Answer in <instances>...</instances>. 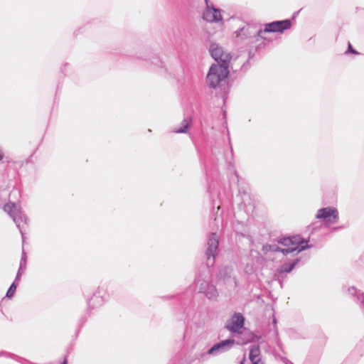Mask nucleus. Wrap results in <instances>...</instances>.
<instances>
[{"label":"nucleus","instance_id":"26","mask_svg":"<svg viewBox=\"0 0 364 364\" xmlns=\"http://www.w3.org/2000/svg\"><path fill=\"white\" fill-rule=\"evenodd\" d=\"M235 176L238 179V175H237V173L236 172H235Z\"/></svg>","mask_w":364,"mask_h":364},{"label":"nucleus","instance_id":"24","mask_svg":"<svg viewBox=\"0 0 364 364\" xmlns=\"http://www.w3.org/2000/svg\"><path fill=\"white\" fill-rule=\"evenodd\" d=\"M286 364H294L292 362H291L290 360H287V361L285 362Z\"/></svg>","mask_w":364,"mask_h":364},{"label":"nucleus","instance_id":"10","mask_svg":"<svg viewBox=\"0 0 364 364\" xmlns=\"http://www.w3.org/2000/svg\"><path fill=\"white\" fill-rule=\"evenodd\" d=\"M206 9L203 13V18L209 22H218L222 20V16L220 11L215 9L213 4H210L208 1L205 3Z\"/></svg>","mask_w":364,"mask_h":364},{"label":"nucleus","instance_id":"14","mask_svg":"<svg viewBox=\"0 0 364 364\" xmlns=\"http://www.w3.org/2000/svg\"><path fill=\"white\" fill-rule=\"evenodd\" d=\"M300 259L299 258H296L291 263H284L279 268L277 269V272L283 274H284L285 273H289L294 269V267L297 265Z\"/></svg>","mask_w":364,"mask_h":364},{"label":"nucleus","instance_id":"11","mask_svg":"<svg viewBox=\"0 0 364 364\" xmlns=\"http://www.w3.org/2000/svg\"><path fill=\"white\" fill-rule=\"evenodd\" d=\"M309 247V246H301L300 248H299L298 247L282 248L276 244L269 245L264 247V248H265L267 250H269V251L274 252H280L283 253V255H287L290 253H293L294 255L298 254L299 252H300Z\"/></svg>","mask_w":364,"mask_h":364},{"label":"nucleus","instance_id":"23","mask_svg":"<svg viewBox=\"0 0 364 364\" xmlns=\"http://www.w3.org/2000/svg\"><path fill=\"white\" fill-rule=\"evenodd\" d=\"M3 157H4V154H3V153L0 151V161H1V160H2Z\"/></svg>","mask_w":364,"mask_h":364},{"label":"nucleus","instance_id":"21","mask_svg":"<svg viewBox=\"0 0 364 364\" xmlns=\"http://www.w3.org/2000/svg\"><path fill=\"white\" fill-rule=\"evenodd\" d=\"M99 299V297L94 295L89 301H88V306H92L94 304L95 300Z\"/></svg>","mask_w":364,"mask_h":364},{"label":"nucleus","instance_id":"22","mask_svg":"<svg viewBox=\"0 0 364 364\" xmlns=\"http://www.w3.org/2000/svg\"><path fill=\"white\" fill-rule=\"evenodd\" d=\"M251 362L252 364H264V363L261 360V358L256 359Z\"/></svg>","mask_w":364,"mask_h":364},{"label":"nucleus","instance_id":"18","mask_svg":"<svg viewBox=\"0 0 364 364\" xmlns=\"http://www.w3.org/2000/svg\"><path fill=\"white\" fill-rule=\"evenodd\" d=\"M18 282H15L14 281L11 284L10 287L9 288V289H8V291L6 292V295L8 298H11L14 295Z\"/></svg>","mask_w":364,"mask_h":364},{"label":"nucleus","instance_id":"25","mask_svg":"<svg viewBox=\"0 0 364 364\" xmlns=\"http://www.w3.org/2000/svg\"><path fill=\"white\" fill-rule=\"evenodd\" d=\"M62 364H68V360H67V358H65L63 360V362L62 363Z\"/></svg>","mask_w":364,"mask_h":364},{"label":"nucleus","instance_id":"13","mask_svg":"<svg viewBox=\"0 0 364 364\" xmlns=\"http://www.w3.org/2000/svg\"><path fill=\"white\" fill-rule=\"evenodd\" d=\"M26 262H27L26 254L24 250L23 249L22 250V255H21V261H20V264H19V268H18V270L17 272V274H16V276L15 278V282H20L21 277L24 273V271L26 268Z\"/></svg>","mask_w":364,"mask_h":364},{"label":"nucleus","instance_id":"19","mask_svg":"<svg viewBox=\"0 0 364 364\" xmlns=\"http://www.w3.org/2000/svg\"><path fill=\"white\" fill-rule=\"evenodd\" d=\"M285 276L284 274H282V273H279L278 272L274 274V279L275 280H277L280 284V287L282 288L283 287V283H284V281L285 279Z\"/></svg>","mask_w":364,"mask_h":364},{"label":"nucleus","instance_id":"17","mask_svg":"<svg viewBox=\"0 0 364 364\" xmlns=\"http://www.w3.org/2000/svg\"><path fill=\"white\" fill-rule=\"evenodd\" d=\"M348 291L349 292V294L353 296H356L357 299L358 300H360V298L361 297H364V294H360L359 293V291L354 287H349L348 289ZM362 303L364 302L363 299L361 301Z\"/></svg>","mask_w":364,"mask_h":364},{"label":"nucleus","instance_id":"2","mask_svg":"<svg viewBox=\"0 0 364 364\" xmlns=\"http://www.w3.org/2000/svg\"><path fill=\"white\" fill-rule=\"evenodd\" d=\"M229 65H218L213 64L207 75V83L212 88L220 87L225 82L229 75Z\"/></svg>","mask_w":364,"mask_h":364},{"label":"nucleus","instance_id":"1","mask_svg":"<svg viewBox=\"0 0 364 364\" xmlns=\"http://www.w3.org/2000/svg\"><path fill=\"white\" fill-rule=\"evenodd\" d=\"M291 26V21L289 19L282 21H276L264 25V29L258 31H253L254 28L250 25L242 28L238 32L237 36L243 38L251 37L260 38L265 39L263 36L266 33H282L284 31L288 30Z\"/></svg>","mask_w":364,"mask_h":364},{"label":"nucleus","instance_id":"8","mask_svg":"<svg viewBox=\"0 0 364 364\" xmlns=\"http://www.w3.org/2000/svg\"><path fill=\"white\" fill-rule=\"evenodd\" d=\"M210 55L218 65H229L232 55L230 53L223 50V48L217 43H212L209 49Z\"/></svg>","mask_w":364,"mask_h":364},{"label":"nucleus","instance_id":"16","mask_svg":"<svg viewBox=\"0 0 364 364\" xmlns=\"http://www.w3.org/2000/svg\"><path fill=\"white\" fill-rule=\"evenodd\" d=\"M260 349L258 345H252L250 350L249 358L251 361L260 358Z\"/></svg>","mask_w":364,"mask_h":364},{"label":"nucleus","instance_id":"20","mask_svg":"<svg viewBox=\"0 0 364 364\" xmlns=\"http://www.w3.org/2000/svg\"><path fill=\"white\" fill-rule=\"evenodd\" d=\"M352 53L353 54H358V53L354 50L352 47V46L350 45V43H348V50L346 52V53Z\"/></svg>","mask_w":364,"mask_h":364},{"label":"nucleus","instance_id":"29","mask_svg":"<svg viewBox=\"0 0 364 364\" xmlns=\"http://www.w3.org/2000/svg\"><path fill=\"white\" fill-rule=\"evenodd\" d=\"M208 0H205V3H208Z\"/></svg>","mask_w":364,"mask_h":364},{"label":"nucleus","instance_id":"30","mask_svg":"<svg viewBox=\"0 0 364 364\" xmlns=\"http://www.w3.org/2000/svg\"><path fill=\"white\" fill-rule=\"evenodd\" d=\"M241 364H243V363L242 362Z\"/></svg>","mask_w":364,"mask_h":364},{"label":"nucleus","instance_id":"27","mask_svg":"<svg viewBox=\"0 0 364 364\" xmlns=\"http://www.w3.org/2000/svg\"><path fill=\"white\" fill-rule=\"evenodd\" d=\"M273 322L274 323V324L276 323V319L275 318H274Z\"/></svg>","mask_w":364,"mask_h":364},{"label":"nucleus","instance_id":"5","mask_svg":"<svg viewBox=\"0 0 364 364\" xmlns=\"http://www.w3.org/2000/svg\"><path fill=\"white\" fill-rule=\"evenodd\" d=\"M196 290L203 294L208 299H214L218 296L215 287L210 284L207 276L200 274L196 281Z\"/></svg>","mask_w":364,"mask_h":364},{"label":"nucleus","instance_id":"15","mask_svg":"<svg viewBox=\"0 0 364 364\" xmlns=\"http://www.w3.org/2000/svg\"><path fill=\"white\" fill-rule=\"evenodd\" d=\"M192 124V119L191 117H186L183 119V120L181 122V127L178 129H176L174 130V132L176 133H186L188 131V127Z\"/></svg>","mask_w":364,"mask_h":364},{"label":"nucleus","instance_id":"28","mask_svg":"<svg viewBox=\"0 0 364 364\" xmlns=\"http://www.w3.org/2000/svg\"><path fill=\"white\" fill-rule=\"evenodd\" d=\"M1 354L2 355H6V354H7V353L3 352Z\"/></svg>","mask_w":364,"mask_h":364},{"label":"nucleus","instance_id":"12","mask_svg":"<svg viewBox=\"0 0 364 364\" xmlns=\"http://www.w3.org/2000/svg\"><path fill=\"white\" fill-rule=\"evenodd\" d=\"M279 244L282 245L283 246L287 247H298L299 248L301 247V246H308L307 245V241L304 240H300V238H297L296 237H283L281 238L278 241Z\"/></svg>","mask_w":364,"mask_h":364},{"label":"nucleus","instance_id":"3","mask_svg":"<svg viewBox=\"0 0 364 364\" xmlns=\"http://www.w3.org/2000/svg\"><path fill=\"white\" fill-rule=\"evenodd\" d=\"M249 340L236 341L234 339H226L213 345L207 352L200 355L199 360L204 361L208 355L216 356L231 349L235 343L238 345L246 344Z\"/></svg>","mask_w":364,"mask_h":364},{"label":"nucleus","instance_id":"7","mask_svg":"<svg viewBox=\"0 0 364 364\" xmlns=\"http://www.w3.org/2000/svg\"><path fill=\"white\" fill-rule=\"evenodd\" d=\"M316 218L321 220L326 227H329L338 222V211L337 209L331 207L323 208L318 210Z\"/></svg>","mask_w":364,"mask_h":364},{"label":"nucleus","instance_id":"6","mask_svg":"<svg viewBox=\"0 0 364 364\" xmlns=\"http://www.w3.org/2000/svg\"><path fill=\"white\" fill-rule=\"evenodd\" d=\"M205 245L207 266L209 267L213 266L215 264V257L218 251L219 240L215 232H211L208 235Z\"/></svg>","mask_w":364,"mask_h":364},{"label":"nucleus","instance_id":"4","mask_svg":"<svg viewBox=\"0 0 364 364\" xmlns=\"http://www.w3.org/2000/svg\"><path fill=\"white\" fill-rule=\"evenodd\" d=\"M5 211L8 212L9 215L12 218L14 222L16 223L17 228L19 229L22 236L23 242H24V235L22 229L24 225L27 224L28 218L24 215L20 207H18L14 203H9L4 205Z\"/></svg>","mask_w":364,"mask_h":364},{"label":"nucleus","instance_id":"9","mask_svg":"<svg viewBox=\"0 0 364 364\" xmlns=\"http://www.w3.org/2000/svg\"><path fill=\"white\" fill-rule=\"evenodd\" d=\"M245 318L240 313H235L228 322L225 328L232 333H240L241 328H243Z\"/></svg>","mask_w":364,"mask_h":364},{"label":"nucleus","instance_id":"31","mask_svg":"<svg viewBox=\"0 0 364 364\" xmlns=\"http://www.w3.org/2000/svg\"><path fill=\"white\" fill-rule=\"evenodd\" d=\"M363 301H364V296H363Z\"/></svg>","mask_w":364,"mask_h":364}]
</instances>
